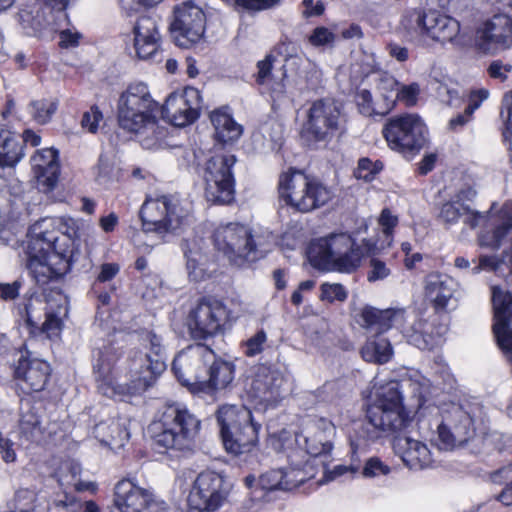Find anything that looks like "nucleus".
I'll list each match as a JSON object with an SVG mask.
<instances>
[{
    "instance_id": "nucleus-54",
    "label": "nucleus",
    "mask_w": 512,
    "mask_h": 512,
    "mask_svg": "<svg viewBox=\"0 0 512 512\" xmlns=\"http://www.w3.org/2000/svg\"><path fill=\"white\" fill-rule=\"evenodd\" d=\"M275 58L272 55H267L265 59L261 60L257 64V82L259 84H268L273 80L272 68Z\"/></svg>"
},
{
    "instance_id": "nucleus-15",
    "label": "nucleus",
    "mask_w": 512,
    "mask_h": 512,
    "mask_svg": "<svg viewBox=\"0 0 512 512\" xmlns=\"http://www.w3.org/2000/svg\"><path fill=\"white\" fill-rule=\"evenodd\" d=\"M334 431L331 422L325 419H319L306 425L301 432L295 434V443L298 448L291 453H299L298 461H303L301 468L308 462V471L315 475L311 458L316 459L319 456L330 453L332 444L328 436Z\"/></svg>"
},
{
    "instance_id": "nucleus-43",
    "label": "nucleus",
    "mask_w": 512,
    "mask_h": 512,
    "mask_svg": "<svg viewBox=\"0 0 512 512\" xmlns=\"http://www.w3.org/2000/svg\"><path fill=\"white\" fill-rule=\"evenodd\" d=\"M57 108L58 101L52 98L33 100L28 106L30 115L38 124L48 123Z\"/></svg>"
},
{
    "instance_id": "nucleus-21",
    "label": "nucleus",
    "mask_w": 512,
    "mask_h": 512,
    "mask_svg": "<svg viewBox=\"0 0 512 512\" xmlns=\"http://www.w3.org/2000/svg\"><path fill=\"white\" fill-rule=\"evenodd\" d=\"M200 107L199 90L188 87L182 93H171L162 106L161 113L172 125L184 127L198 118Z\"/></svg>"
},
{
    "instance_id": "nucleus-30",
    "label": "nucleus",
    "mask_w": 512,
    "mask_h": 512,
    "mask_svg": "<svg viewBox=\"0 0 512 512\" xmlns=\"http://www.w3.org/2000/svg\"><path fill=\"white\" fill-rule=\"evenodd\" d=\"M27 268L35 281L44 285L51 279L65 273L67 270H60V265L52 260V256L41 253L36 245L28 242L27 246Z\"/></svg>"
},
{
    "instance_id": "nucleus-28",
    "label": "nucleus",
    "mask_w": 512,
    "mask_h": 512,
    "mask_svg": "<svg viewBox=\"0 0 512 512\" xmlns=\"http://www.w3.org/2000/svg\"><path fill=\"white\" fill-rule=\"evenodd\" d=\"M31 164L39 190L52 191L60 173L58 152L53 148L38 150L31 158Z\"/></svg>"
},
{
    "instance_id": "nucleus-48",
    "label": "nucleus",
    "mask_w": 512,
    "mask_h": 512,
    "mask_svg": "<svg viewBox=\"0 0 512 512\" xmlns=\"http://www.w3.org/2000/svg\"><path fill=\"white\" fill-rule=\"evenodd\" d=\"M427 12L422 9L415 8L406 12L402 19V25L409 31H414L422 35L423 29L426 24Z\"/></svg>"
},
{
    "instance_id": "nucleus-64",
    "label": "nucleus",
    "mask_w": 512,
    "mask_h": 512,
    "mask_svg": "<svg viewBox=\"0 0 512 512\" xmlns=\"http://www.w3.org/2000/svg\"><path fill=\"white\" fill-rule=\"evenodd\" d=\"M375 173L374 164L368 158H362L358 162V167L355 172V175L359 179H363L365 181H371L373 179V175Z\"/></svg>"
},
{
    "instance_id": "nucleus-23",
    "label": "nucleus",
    "mask_w": 512,
    "mask_h": 512,
    "mask_svg": "<svg viewBox=\"0 0 512 512\" xmlns=\"http://www.w3.org/2000/svg\"><path fill=\"white\" fill-rule=\"evenodd\" d=\"M214 358V352L206 345L197 344L186 352L178 354L172 363V371L183 385H191L202 380L200 363L208 364Z\"/></svg>"
},
{
    "instance_id": "nucleus-53",
    "label": "nucleus",
    "mask_w": 512,
    "mask_h": 512,
    "mask_svg": "<svg viewBox=\"0 0 512 512\" xmlns=\"http://www.w3.org/2000/svg\"><path fill=\"white\" fill-rule=\"evenodd\" d=\"M390 471V467L383 463L379 458L371 457L366 461L362 474L366 478H374L381 475H387Z\"/></svg>"
},
{
    "instance_id": "nucleus-1",
    "label": "nucleus",
    "mask_w": 512,
    "mask_h": 512,
    "mask_svg": "<svg viewBox=\"0 0 512 512\" xmlns=\"http://www.w3.org/2000/svg\"><path fill=\"white\" fill-rule=\"evenodd\" d=\"M427 393L428 385L413 379L379 386L367 409V422L362 425L361 436L374 441L383 434L409 432L414 424L411 414L423 406Z\"/></svg>"
},
{
    "instance_id": "nucleus-16",
    "label": "nucleus",
    "mask_w": 512,
    "mask_h": 512,
    "mask_svg": "<svg viewBox=\"0 0 512 512\" xmlns=\"http://www.w3.org/2000/svg\"><path fill=\"white\" fill-rule=\"evenodd\" d=\"M475 47L484 54L512 46V17L496 13L479 23L475 30Z\"/></svg>"
},
{
    "instance_id": "nucleus-39",
    "label": "nucleus",
    "mask_w": 512,
    "mask_h": 512,
    "mask_svg": "<svg viewBox=\"0 0 512 512\" xmlns=\"http://www.w3.org/2000/svg\"><path fill=\"white\" fill-rule=\"evenodd\" d=\"M472 195H475V191L471 188H466L457 193V200H450V223L457 221L460 217H464V223L472 229L480 224L483 216L478 211H471L467 205H460L459 203L463 198L471 200Z\"/></svg>"
},
{
    "instance_id": "nucleus-37",
    "label": "nucleus",
    "mask_w": 512,
    "mask_h": 512,
    "mask_svg": "<svg viewBox=\"0 0 512 512\" xmlns=\"http://www.w3.org/2000/svg\"><path fill=\"white\" fill-rule=\"evenodd\" d=\"M208 380L205 382L207 387L212 390H222L227 388L234 379V365L231 362L214 358L207 364Z\"/></svg>"
},
{
    "instance_id": "nucleus-38",
    "label": "nucleus",
    "mask_w": 512,
    "mask_h": 512,
    "mask_svg": "<svg viewBox=\"0 0 512 512\" xmlns=\"http://www.w3.org/2000/svg\"><path fill=\"white\" fill-rule=\"evenodd\" d=\"M361 355L367 362L384 364L391 359L393 349L390 341L378 334L366 341L361 349Z\"/></svg>"
},
{
    "instance_id": "nucleus-57",
    "label": "nucleus",
    "mask_w": 512,
    "mask_h": 512,
    "mask_svg": "<svg viewBox=\"0 0 512 512\" xmlns=\"http://www.w3.org/2000/svg\"><path fill=\"white\" fill-rule=\"evenodd\" d=\"M370 267L371 270L367 276L369 282L383 280L391 273V270L387 267L386 263L376 258H372L370 260Z\"/></svg>"
},
{
    "instance_id": "nucleus-27",
    "label": "nucleus",
    "mask_w": 512,
    "mask_h": 512,
    "mask_svg": "<svg viewBox=\"0 0 512 512\" xmlns=\"http://www.w3.org/2000/svg\"><path fill=\"white\" fill-rule=\"evenodd\" d=\"M135 49L139 58L161 62L162 52L159 50L160 35L156 21L149 17H140L134 27Z\"/></svg>"
},
{
    "instance_id": "nucleus-55",
    "label": "nucleus",
    "mask_w": 512,
    "mask_h": 512,
    "mask_svg": "<svg viewBox=\"0 0 512 512\" xmlns=\"http://www.w3.org/2000/svg\"><path fill=\"white\" fill-rule=\"evenodd\" d=\"M266 340V333L263 330L258 331L254 336L246 341L245 354L249 357H253L261 353Z\"/></svg>"
},
{
    "instance_id": "nucleus-62",
    "label": "nucleus",
    "mask_w": 512,
    "mask_h": 512,
    "mask_svg": "<svg viewBox=\"0 0 512 512\" xmlns=\"http://www.w3.org/2000/svg\"><path fill=\"white\" fill-rule=\"evenodd\" d=\"M22 282L15 280L12 283H0V298L4 301L15 300L20 293Z\"/></svg>"
},
{
    "instance_id": "nucleus-49",
    "label": "nucleus",
    "mask_w": 512,
    "mask_h": 512,
    "mask_svg": "<svg viewBox=\"0 0 512 512\" xmlns=\"http://www.w3.org/2000/svg\"><path fill=\"white\" fill-rule=\"evenodd\" d=\"M420 94V86L418 83L413 82L411 84L405 85L401 84L398 88L397 94L395 98H391L394 100V103L396 100L404 103L408 107H412L416 105L418 96Z\"/></svg>"
},
{
    "instance_id": "nucleus-31",
    "label": "nucleus",
    "mask_w": 512,
    "mask_h": 512,
    "mask_svg": "<svg viewBox=\"0 0 512 512\" xmlns=\"http://www.w3.org/2000/svg\"><path fill=\"white\" fill-rule=\"evenodd\" d=\"M78 222L71 217H44L30 226V234L44 237L46 234L65 235L78 239Z\"/></svg>"
},
{
    "instance_id": "nucleus-24",
    "label": "nucleus",
    "mask_w": 512,
    "mask_h": 512,
    "mask_svg": "<svg viewBox=\"0 0 512 512\" xmlns=\"http://www.w3.org/2000/svg\"><path fill=\"white\" fill-rule=\"evenodd\" d=\"M512 231V201H506L498 211L490 214L478 235V244L498 250Z\"/></svg>"
},
{
    "instance_id": "nucleus-61",
    "label": "nucleus",
    "mask_w": 512,
    "mask_h": 512,
    "mask_svg": "<svg viewBox=\"0 0 512 512\" xmlns=\"http://www.w3.org/2000/svg\"><path fill=\"white\" fill-rule=\"evenodd\" d=\"M400 83L388 74L382 75L379 79L378 89L381 91L383 103H385V96L391 98L388 93L398 91Z\"/></svg>"
},
{
    "instance_id": "nucleus-59",
    "label": "nucleus",
    "mask_w": 512,
    "mask_h": 512,
    "mask_svg": "<svg viewBox=\"0 0 512 512\" xmlns=\"http://www.w3.org/2000/svg\"><path fill=\"white\" fill-rule=\"evenodd\" d=\"M378 223L382 227L384 235L390 238L394 227L398 224V218L393 215L389 209H383Z\"/></svg>"
},
{
    "instance_id": "nucleus-35",
    "label": "nucleus",
    "mask_w": 512,
    "mask_h": 512,
    "mask_svg": "<svg viewBox=\"0 0 512 512\" xmlns=\"http://www.w3.org/2000/svg\"><path fill=\"white\" fill-rule=\"evenodd\" d=\"M93 433L102 444L117 448L122 447L129 438L125 422L119 419L96 424Z\"/></svg>"
},
{
    "instance_id": "nucleus-50",
    "label": "nucleus",
    "mask_w": 512,
    "mask_h": 512,
    "mask_svg": "<svg viewBox=\"0 0 512 512\" xmlns=\"http://www.w3.org/2000/svg\"><path fill=\"white\" fill-rule=\"evenodd\" d=\"M321 299L332 303L334 301L344 302L347 299L345 287L339 283L325 282L321 285Z\"/></svg>"
},
{
    "instance_id": "nucleus-58",
    "label": "nucleus",
    "mask_w": 512,
    "mask_h": 512,
    "mask_svg": "<svg viewBox=\"0 0 512 512\" xmlns=\"http://www.w3.org/2000/svg\"><path fill=\"white\" fill-rule=\"evenodd\" d=\"M334 34L326 27H317L309 36V42L313 46H327L334 42Z\"/></svg>"
},
{
    "instance_id": "nucleus-6",
    "label": "nucleus",
    "mask_w": 512,
    "mask_h": 512,
    "mask_svg": "<svg viewBox=\"0 0 512 512\" xmlns=\"http://www.w3.org/2000/svg\"><path fill=\"white\" fill-rule=\"evenodd\" d=\"M143 231L162 240L181 234L191 222V205L176 195L148 198L140 209Z\"/></svg>"
},
{
    "instance_id": "nucleus-14",
    "label": "nucleus",
    "mask_w": 512,
    "mask_h": 512,
    "mask_svg": "<svg viewBox=\"0 0 512 512\" xmlns=\"http://www.w3.org/2000/svg\"><path fill=\"white\" fill-rule=\"evenodd\" d=\"M205 25L203 10L191 1H185L174 7L169 30L177 46L188 48L203 37Z\"/></svg>"
},
{
    "instance_id": "nucleus-18",
    "label": "nucleus",
    "mask_w": 512,
    "mask_h": 512,
    "mask_svg": "<svg viewBox=\"0 0 512 512\" xmlns=\"http://www.w3.org/2000/svg\"><path fill=\"white\" fill-rule=\"evenodd\" d=\"M227 318L226 307L217 300L203 299L189 313L187 326L193 339L216 335Z\"/></svg>"
},
{
    "instance_id": "nucleus-32",
    "label": "nucleus",
    "mask_w": 512,
    "mask_h": 512,
    "mask_svg": "<svg viewBox=\"0 0 512 512\" xmlns=\"http://www.w3.org/2000/svg\"><path fill=\"white\" fill-rule=\"evenodd\" d=\"M201 239L183 241V251L186 258V269L190 280L199 282L208 276V257L202 251Z\"/></svg>"
},
{
    "instance_id": "nucleus-44",
    "label": "nucleus",
    "mask_w": 512,
    "mask_h": 512,
    "mask_svg": "<svg viewBox=\"0 0 512 512\" xmlns=\"http://www.w3.org/2000/svg\"><path fill=\"white\" fill-rule=\"evenodd\" d=\"M47 309V305L40 296L31 294L29 297H26L23 304V312L27 324L31 327H38L43 313Z\"/></svg>"
},
{
    "instance_id": "nucleus-2",
    "label": "nucleus",
    "mask_w": 512,
    "mask_h": 512,
    "mask_svg": "<svg viewBox=\"0 0 512 512\" xmlns=\"http://www.w3.org/2000/svg\"><path fill=\"white\" fill-rule=\"evenodd\" d=\"M141 346L142 350L133 357L134 378L125 384H116L112 376L114 358L108 352L98 351L93 369L99 393L108 398L123 397L140 393L153 385L166 370V349L161 337L153 331L142 335Z\"/></svg>"
},
{
    "instance_id": "nucleus-4",
    "label": "nucleus",
    "mask_w": 512,
    "mask_h": 512,
    "mask_svg": "<svg viewBox=\"0 0 512 512\" xmlns=\"http://www.w3.org/2000/svg\"><path fill=\"white\" fill-rule=\"evenodd\" d=\"M376 249L372 240H363L356 246L349 234L336 233L311 242L307 254L311 265L317 269L349 273L359 267L365 255L375 254Z\"/></svg>"
},
{
    "instance_id": "nucleus-45",
    "label": "nucleus",
    "mask_w": 512,
    "mask_h": 512,
    "mask_svg": "<svg viewBox=\"0 0 512 512\" xmlns=\"http://www.w3.org/2000/svg\"><path fill=\"white\" fill-rule=\"evenodd\" d=\"M505 266L512 274V244L508 249L503 250L500 257L494 255H481L476 270L497 271Z\"/></svg>"
},
{
    "instance_id": "nucleus-19",
    "label": "nucleus",
    "mask_w": 512,
    "mask_h": 512,
    "mask_svg": "<svg viewBox=\"0 0 512 512\" xmlns=\"http://www.w3.org/2000/svg\"><path fill=\"white\" fill-rule=\"evenodd\" d=\"M114 505L120 512H166L163 501L156 500L132 479H122L114 489Z\"/></svg>"
},
{
    "instance_id": "nucleus-3",
    "label": "nucleus",
    "mask_w": 512,
    "mask_h": 512,
    "mask_svg": "<svg viewBox=\"0 0 512 512\" xmlns=\"http://www.w3.org/2000/svg\"><path fill=\"white\" fill-rule=\"evenodd\" d=\"M158 110V103L152 98L147 85L132 84L119 98V125L129 132L145 134L142 145L152 148L166 136V129L159 126L156 119Z\"/></svg>"
},
{
    "instance_id": "nucleus-42",
    "label": "nucleus",
    "mask_w": 512,
    "mask_h": 512,
    "mask_svg": "<svg viewBox=\"0 0 512 512\" xmlns=\"http://www.w3.org/2000/svg\"><path fill=\"white\" fill-rule=\"evenodd\" d=\"M489 93L486 89L472 90L469 94L468 105L462 114L450 119V129L462 127L468 123L474 111L481 105V103L488 97Z\"/></svg>"
},
{
    "instance_id": "nucleus-51",
    "label": "nucleus",
    "mask_w": 512,
    "mask_h": 512,
    "mask_svg": "<svg viewBox=\"0 0 512 512\" xmlns=\"http://www.w3.org/2000/svg\"><path fill=\"white\" fill-rule=\"evenodd\" d=\"M37 493L33 489L28 488H20L16 491L14 501H15V512H32L34 502L36 501Z\"/></svg>"
},
{
    "instance_id": "nucleus-26",
    "label": "nucleus",
    "mask_w": 512,
    "mask_h": 512,
    "mask_svg": "<svg viewBox=\"0 0 512 512\" xmlns=\"http://www.w3.org/2000/svg\"><path fill=\"white\" fill-rule=\"evenodd\" d=\"M29 243L36 245L40 252L52 256V260L60 265V270H69L71 263L79 254L75 247V240L65 235L46 234L44 237H35L28 234Z\"/></svg>"
},
{
    "instance_id": "nucleus-22",
    "label": "nucleus",
    "mask_w": 512,
    "mask_h": 512,
    "mask_svg": "<svg viewBox=\"0 0 512 512\" xmlns=\"http://www.w3.org/2000/svg\"><path fill=\"white\" fill-rule=\"evenodd\" d=\"M299 453H290L288 455L289 466L286 470H270L262 474L258 479V484L262 490H292L304 483L306 480L314 477V474L308 471L309 464L305 462V467L301 468L303 461L296 458Z\"/></svg>"
},
{
    "instance_id": "nucleus-56",
    "label": "nucleus",
    "mask_w": 512,
    "mask_h": 512,
    "mask_svg": "<svg viewBox=\"0 0 512 512\" xmlns=\"http://www.w3.org/2000/svg\"><path fill=\"white\" fill-rule=\"evenodd\" d=\"M103 116L96 106H92L89 111L83 114L81 126L91 133H95Z\"/></svg>"
},
{
    "instance_id": "nucleus-9",
    "label": "nucleus",
    "mask_w": 512,
    "mask_h": 512,
    "mask_svg": "<svg viewBox=\"0 0 512 512\" xmlns=\"http://www.w3.org/2000/svg\"><path fill=\"white\" fill-rule=\"evenodd\" d=\"M278 192L282 201L301 213L325 205L333 196L332 191L318 179L296 169H290L280 175Z\"/></svg>"
},
{
    "instance_id": "nucleus-34",
    "label": "nucleus",
    "mask_w": 512,
    "mask_h": 512,
    "mask_svg": "<svg viewBox=\"0 0 512 512\" xmlns=\"http://www.w3.org/2000/svg\"><path fill=\"white\" fill-rule=\"evenodd\" d=\"M210 120L214 127L215 139L222 144L236 142L243 133V128L224 109L211 112Z\"/></svg>"
},
{
    "instance_id": "nucleus-36",
    "label": "nucleus",
    "mask_w": 512,
    "mask_h": 512,
    "mask_svg": "<svg viewBox=\"0 0 512 512\" xmlns=\"http://www.w3.org/2000/svg\"><path fill=\"white\" fill-rule=\"evenodd\" d=\"M23 156V144L20 137L16 133L0 127V167H13Z\"/></svg>"
},
{
    "instance_id": "nucleus-63",
    "label": "nucleus",
    "mask_w": 512,
    "mask_h": 512,
    "mask_svg": "<svg viewBox=\"0 0 512 512\" xmlns=\"http://www.w3.org/2000/svg\"><path fill=\"white\" fill-rule=\"evenodd\" d=\"M382 316V310L366 307L362 310L360 318L361 325L367 329L376 328L377 320Z\"/></svg>"
},
{
    "instance_id": "nucleus-17",
    "label": "nucleus",
    "mask_w": 512,
    "mask_h": 512,
    "mask_svg": "<svg viewBox=\"0 0 512 512\" xmlns=\"http://www.w3.org/2000/svg\"><path fill=\"white\" fill-rule=\"evenodd\" d=\"M229 484L215 471L201 472L191 490L188 503L191 510L217 509L226 500Z\"/></svg>"
},
{
    "instance_id": "nucleus-29",
    "label": "nucleus",
    "mask_w": 512,
    "mask_h": 512,
    "mask_svg": "<svg viewBox=\"0 0 512 512\" xmlns=\"http://www.w3.org/2000/svg\"><path fill=\"white\" fill-rule=\"evenodd\" d=\"M49 375V364L41 359L32 358L30 355L21 356L14 370L15 378L22 380L27 389L36 392L44 389Z\"/></svg>"
},
{
    "instance_id": "nucleus-47",
    "label": "nucleus",
    "mask_w": 512,
    "mask_h": 512,
    "mask_svg": "<svg viewBox=\"0 0 512 512\" xmlns=\"http://www.w3.org/2000/svg\"><path fill=\"white\" fill-rule=\"evenodd\" d=\"M95 181L102 186L108 185L116 178L114 163L104 155H100L97 165L94 168Z\"/></svg>"
},
{
    "instance_id": "nucleus-7",
    "label": "nucleus",
    "mask_w": 512,
    "mask_h": 512,
    "mask_svg": "<svg viewBox=\"0 0 512 512\" xmlns=\"http://www.w3.org/2000/svg\"><path fill=\"white\" fill-rule=\"evenodd\" d=\"M200 429V420L185 407L169 405L147 432L158 448L191 450Z\"/></svg>"
},
{
    "instance_id": "nucleus-40",
    "label": "nucleus",
    "mask_w": 512,
    "mask_h": 512,
    "mask_svg": "<svg viewBox=\"0 0 512 512\" xmlns=\"http://www.w3.org/2000/svg\"><path fill=\"white\" fill-rule=\"evenodd\" d=\"M355 101L358 110L364 116H384L394 107V100L385 96V103L373 102L372 94L367 89L359 90L356 93Z\"/></svg>"
},
{
    "instance_id": "nucleus-41",
    "label": "nucleus",
    "mask_w": 512,
    "mask_h": 512,
    "mask_svg": "<svg viewBox=\"0 0 512 512\" xmlns=\"http://www.w3.org/2000/svg\"><path fill=\"white\" fill-rule=\"evenodd\" d=\"M448 16L441 15L437 11L427 12L426 24L422 35H426L433 41L445 43L448 39L447 33Z\"/></svg>"
},
{
    "instance_id": "nucleus-10",
    "label": "nucleus",
    "mask_w": 512,
    "mask_h": 512,
    "mask_svg": "<svg viewBox=\"0 0 512 512\" xmlns=\"http://www.w3.org/2000/svg\"><path fill=\"white\" fill-rule=\"evenodd\" d=\"M216 417L227 452L239 455L255 447L260 425L254 422L248 408L243 405H223L218 409Z\"/></svg>"
},
{
    "instance_id": "nucleus-13",
    "label": "nucleus",
    "mask_w": 512,
    "mask_h": 512,
    "mask_svg": "<svg viewBox=\"0 0 512 512\" xmlns=\"http://www.w3.org/2000/svg\"><path fill=\"white\" fill-rule=\"evenodd\" d=\"M483 415L484 407L476 397L464 395L457 403L450 399V446L461 447L472 440Z\"/></svg>"
},
{
    "instance_id": "nucleus-33",
    "label": "nucleus",
    "mask_w": 512,
    "mask_h": 512,
    "mask_svg": "<svg viewBox=\"0 0 512 512\" xmlns=\"http://www.w3.org/2000/svg\"><path fill=\"white\" fill-rule=\"evenodd\" d=\"M448 275L440 272L429 273L424 280V296L436 312H443L448 303Z\"/></svg>"
},
{
    "instance_id": "nucleus-46",
    "label": "nucleus",
    "mask_w": 512,
    "mask_h": 512,
    "mask_svg": "<svg viewBox=\"0 0 512 512\" xmlns=\"http://www.w3.org/2000/svg\"><path fill=\"white\" fill-rule=\"evenodd\" d=\"M51 505L58 512H79L81 499L73 493L61 490L54 493Z\"/></svg>"
},
{
    "instance_id": "nucleus-5",
    "label": "nucleus",
    "mask_w": 512,
    "mask_h": 512,
    "mask_svg": "<svg viewBox=\"0 0 512 512\" xmlns=\"http://www.w3.org/2000/svg\"><path fill=\"white\" fill-rule=\"evenodd\" d=\"M273 242L274 237L270 232L253 234L248 226L238 222L220 224L213 233L215 248L237 266L264 257L271 250Z\"/></svg>"
},
{
    "instance_id": "nucleus-20",
    "label": "nucleus",
    "mask_w": 512,
    "mask_h": 512,
    "mask_svg": "<svg viewBox=\"0 0 512 512\" xmlns=\"http://www.w3.org/2000/svg\"><path fill=\"white\" fill-rule=\"evenodd\" d=\"M340 107L332 99L314 101L307 113L304 130L316 140H326L339 129Z\"/></svg>"
},
{
    "instance_id": "nucleus-8",
    "label": "nucleus",
    "mask_w": 512,
    "mask_h": 512,
    "mask_svg": "<svg viewBox=\"0 0 512 512\" xmlns=\"http://www.w3.org/2000/svg\"><path fill=\"white\" fill-rule=\"evenodd\" d=\"M430 429L433 432L431 444L436 447V454L431 452L425 443L410 436L395 438L394 452L409 469L421 470L445 461L448 450V428L443 416H435L430 422Z\"/></svg>"
},
{
    "instance_id": "nucleus-60",
    "label": "nucleus",
    "mask_w": 512,
    "mask_h": 512,
    "mask_svg": "<svg viewBox=\"0 0 512 512\" xmlns=\"http://www.w3.org/2000/svg\"><path fill=\"white\" fill-rule=\"evenodd\" d=\"M40 424L39 418L33 412L23 414L20 419L21 432L27 436H33Z\"/></svg>"
},
{
    "instance_id": "nucleus-25",
    "label": "nucleus",
    "mask_w": 512,
    "mask_h": 512,
    "mask_svg": "<svg viewBox=\"0 0 512 512\" xmlns=\"http://www.w3.org/2000/svg\"><path fill=\"white\" fill-rule=\"evenodd\" d=\"M285 377L278 368L261 365L257 368L250 385L251 395L266 404H274L283 396Z\"/></svg>"
},
{
    "instance_id": "nucleus-12",
    "label": "nucleus",
    "mask_w": 512,
    "mask_h": 512,
    "mask_svg": "<svg viewBox=\"0 0 512 512\" xmlns=\"http://www.w3.org/2000/svg\"><path fill=\"white\" fill-rule=\"evenodd\" d=\"M234 155L216 154L211 156L203 168L205 197L213 203L228 204L234 198V177L232 167Z\"/></svg>"
},
{
    "instance_id": "nucleus-52",
    "label": "nucleus",
    "mask_w": 512,
    "mask_h": 512,
    "mask_svg": "<svg viewBox=\"0 0 512 512\" xmlns=\"http://www.w3.org/2000/svg\"><path fill=\"white\" fill-rule=\"evenodd\" d=\"M59 311H55L52 308H48L43 315L45 320L42 323V331L47 334L48 337L56 335L61 328V318L59 317L61 307H58Z\"/></svg>"
},
{
    "instance_id": "nucleus-11",
    "label": "nucleus",
    "mask_w": 512,
    "mask_h": 512,
    "mask_svg": "<svg viewBox=\"0 0 512 512\" xmlns=\"http://www.w3.org/2000/svg\"><path fill=\"white\" fill-rule=\"evenodd\" d=\"M382 132L389 147L405 156L419 153L429 140L427 125L418 114L414 113L390 119Z\"/></svg>"
}]
</instances>
